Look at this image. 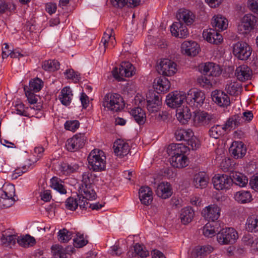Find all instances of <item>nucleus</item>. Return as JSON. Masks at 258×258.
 <instances>
[{
  "label": "nucleus",
  "instance_id": "f257e3e1",
  "mask_svg": "<svg viewBox=\"0 0 258 258\" xmlns=\"http://www.w3.org/2000/svg\"><path fill=\"white\" fill-rule=\"evenodd\" d=\"M90 169L99 172L104 170L106 167V156L103 151L95 149L91 151L87 158Z\"/></svg>",
  "mask_w": 258,
  "mask_h": 258
},
{
  "label": "nucleus",
  "instance_id": "f03ea898",
  "mask_svg": "<svg viewBox=\"0 0 258 258\" xmlns=\"http://www.w3.org/2000/svg\"><path fill=\"white\" fill-rule=\"evenodd\" d=\"M92 174L90 171H87L82 174V184L79 187V194L83 198L90 201L95 200L96 194L92 184Z\"/></svg>",
  "mask_w": 258,
  "mask_h": 258
},
{
  "label": "nucleus",
  "instance_id": "7ed1b4c3",
  "mask_svg": "<svg viewBox=\"0 0 258 258\" xmlns=\"http://www.w3.org/2000/svg\"><path fill=\"white\" fill-rule=\"evenodd\" d=\"M124 102L122 97L116 93H107L104 96L103 105L113 112H118L124 108Z\"/></svg>",
  "mask_w": 258,
  "mask_h": 258
},
{
  "label": "nucleus",
  "instance_id": "20e7f679",
  "mask_svg": "<svg viewBox=\"0 0 258 258\" xmlns=\"http://www.w3.org/2000/svg\"><path fill=\"white\" fill-rule=\"evenodd\" d=\"M258 27V18L251 14L244 15L240 19L237 26L240 34H245L249 33Z\"/></svg>",
  "mask_w": 258,
  "mask_h": 258
},
{
  "label": "nucleus",
  "instance_id": "39448f33",
  "mask_svg": "<svg viewBox=\"0 0 258 258\" xmlns=\"http://www.w3.org/2000/svg\"><path fill=\"white\" fill-rule=\"evenodd\" d=\"M238 233L233 228H223L217 235L218 242L221 244H232L238 238Z\"/></svg>",
  "mask_w": 258,
  "mask_h": 258
},
{
  "label": "nucleus",
  "instance_id": "423d86ee",
  "mask_svg": "<svg viewBox=\"0 0 258 258\" xmlns=\"http://www.w3.org/2000/svg\"><path fill=\"white\" fill-rule=\"evenodd\" d=\"M112 74L114 78L118 81L122 79V77H131L135 74V67L129 62H122L119 68H114Z\"/></svg>",
  "mask_w": 258,
  "mask_h": 258
},
{
  "label": "nucleus",
  "instance_id": "0eeeda50",
  "mask_svg": "<svg viewBox=\"0 0 258 258\" xmlns=\"http://www.w3.org/2000/svg\"><path fill=\"white\" fill-rule=\"evenodd\" d=\"M251 48L246 42H238L233 45V55L239 60H247L251 55Z\"/></svg>",
  "mask_w": 258,
  "mask_h": 258
},
{
  "label": "nucleus",
  "instance_id": "6e6552de",
  "mask_svg": "<svg viewBox=\"0 0 258 258\" xmlns=\"http://www.w3.org/2000/svg\"><path fill=\"white\" fill-rule=\"evenodd\" d=\"M193 120L195 126H205L215 122L216 118L214 114L203 111L195 113Z\"/></svg>",
  "mask_w": 258,
  "mask_h": 258
},
{
  "label": "nucleus",
  "instance_id": "1a4fd4ad",
  "mask_svg": "<svg viewBox=\"0 0 258 258\" xmlns=\"http://www.w3.org/2000/svg\"><path fill=\"white\" fill-rule=\"evenodd\" d=\"M212 182L214 188L218 190L228 189L232 185V180L230 176L226 174L215 175Z\"/></svg>",
  "mask_w": 258,
  "mask_h": 258
},
{
  "label": "nucleus",
  "instance_id": "9d476101",
  "mask_svg": "<svg viewBox=\"0 0 258 258\" xmlns=\"http://www.w3.org/2000/svg\"><path fill=\"white\" fill-rule=\"evenodd\" d=\"M205 93L199 90H190L186 96V102L191 107L199 108L204 103Z\"/></svg>",
  "mask_w": 258,
  "mask_h": 258
},
{
  "label": "nucleus",
  "instance_id": "9b49d317",
  "mask_svg": "<svg viewBox=\"0 0 258 258\" xmlns=\"http://www.w3.org/2000/svg\"><path fill=\"white\" fill-rule=\"evenodd\" d=\"M184 100H186V96L184 93L180 91H174L168 94L166 96L167 105L172 108L180 107Z\"/></svg>",
  "mask_w": 258,
  "mask_h": 258
},
{
  "label": "nucleus",
  "instance_id": "f8f14e48",
  "mask_svg": "<svg viewBox=\"0 0 258 258\" xmlns=\"http://www.w3.org/2000/svg\"><path fill=\"white\" fill-rule=\"evenodd\" d=\"M157 69L162 75L171 76L177 71L176 64L170 59H163L160 61Z\"/></svg>",
  "mask_w": 258,
  "mask_h": 258
},
{
  "label": "nucleus",
  "instance_id": "ddd939ff",
  "mask_svg": "<svg viewBox=\"0 0 258 258\" xmlns=\"http://www.w3.org/2000/svg\"><path fill=\"white\" fill-rule=\"evenodd\" d=\"M202 215L207 221L214 222L220 217V208L215 204L209 205L203 209Z\"/></svg>",
  "mask_w": 258,
  "mask_h": 258
},
{
  "label": "nucleus",
  "instance_id": "4468645a",
  "mask_svg": "<svg viewBox=\"0 0 258 258\" xmlns=\"http://www.w3.org/2000/svg\"><path fill=\"white\" fill-rule=\"evenodd\" d=\"M199 69L201 73L208 76L217 77L221 73L220 66L211 62L201 64Z\"/></svg>",
  "mask_w": 258,
  "mask_h": 258
},
{
  "label": "nucleus",
  "instance_id": "2eb2a0df",
  "mask_svg": "<svg viewBox=\"0 0 258 258\" xmlns=\"http://www.w3.org/2000/svg\"><path fill=\"white\" fill-rule=\"evenodd\" d=\"M85 144V137L81 135H76L73 138L69 139L66 143L67 149L70 152H75L83 148Z\"/></svg>",
  "mask_w": 258,
  "mask_h": 258
},
{
  "label": "nucleus",
  "instance_id": "dca6fc26",
  "mask_svg": "<svg viewBox=\"0 0 258 258\" xmlns=\"http://www.w3.org/2000/svg\"><path fill=\"white\" fill-rule=\"evenodd\" d=\"M81 196L80 195L78 196L79 198L78 200L73 197L68 198L65 202L66 208L72 211L75 210L78 206L80 208H87L88 203L87 201L89 200H87L86 198H83L82 196V197H80Z\"/></svg>",
  "mask_w": 258,
  "mask_h": 258
},
{
  "label": "nucleus",
  "instance_id": "f3484780",
  "mask_svg": "<svg viewBox=\"0 0 258 258\" xmlns=\"http://www.w3.org/2000/svg\"><path fill=\"white\" fill-rule=\"evenodd\" d=\"M246 150V146L241 141L233 142L229 148V152L235 159L242 158Z\"/></svg>",
  "mask_w": 258,
  "mask_h": 258
},
{
  "label": "nucleus",
  "instance_id": "a211bd4d",
  "mask_svg": "<svg viewBox=\"0 0 258 258\" xmlns=\"http://www.w3.org/2000/svg\"><path fill=\"white\" fill-rule=\"evenodd\" d=\"M182 52L188 56H196L200 50L199 45L194 41H185L181 46Z\"/></svg>",
  "mask_w": 258,
  "mask_h": 258
},
{
  "label": "nucleus",
  "instance_id": "6ab92c4d",
  "mask_svg": "<svg viewBox=\"0 0 258 258\" xmlns=\"http://www.w3.org/2000/svg\"><path fill=\"white\" fill-rule=\"evenodd\" d=\"M213 101L220 106L225 107L230 104V98L228 96L221 90H216L211 94Z\"/></svg>",
  "mask_w": 258,
  "mask_h": 258
},
{
  "label": "nucleus",
  "instance_id": "aec40b11",
  "mask_svg": "<svg viewBox=\"0 0 258 258\" xmlns=\"http://www.w3.org/2000/svg\"><path fill=\"white\" fill-rule=\"evenodd\" d=\"M170 31L173 36L180 38H184L188 35L186 27L180 21L173 23L171 26Z\"/></svg>",
  "mask_w": 258,
  "mask_h": 258
},
{
  "label": "nucleus",
  "instance_id": "412c9836",
  "mask_svg": "<svg viewBox=\"0 0 258 258\" xmlns=\"http://www.w3.org/2000/svg\"><path fill=\"white\" fill-rule=\"evenodd\" d=\"M113 148L115 155L120 158L126 156L130 152L128 144L121 140H116L114 143Z\"/></svg>",
  "mask_w": 258,
  "mask_h": 258
},
{
  "label": "nucleus",
  "instance_id": "4be33fe9",
  "mask_svg": "<svg viewBox=\"0 0 258 258\" xmlns=\"http://www.w3.org/2000/svg\"><path fill=\"white\" fill-rule=\"evenodd\" d=\"M187 150V147L182 144H171L167 147V153L172 157L185 154Z\"/></svg>",
  "mask_w": 258,
  "mask_h": 258
},
{
  "label": "nucleus",
  "instance_id": "5701e85b",
  "mask_svg": "<svg viewBox=\"0 0 258 258\" xmlns=\"http://www.w3.org/2000/svg\"><path fill=\"white\" fill-rule=\"evenodd\" d=\"M203 37L211 43L218 44L223 40L222 36L216 30L210 29L209 30L204 31Z\"/></svg>",
  "mask_w": 258,
  "mask_h": 258
},
{
  "label": "nucleus",
  "instance_id": "b1692460",
  "mask_svg": "<svg viewBox=\"0 0 258 258\" xmlns=\"http://www.w3.org/2000/svg\"><path fill=\"white\" fill-rule=\"evenodd\" d=\"M152 190L148 186H143L139 191V198L141 203L145 205H149L153 201Z\"/></svg>",
  "mask_w": 258,
  "mask_h": 258
},
{
  "label": "nucleus",
  "instance_id": "393cba45",
  "mask_svg": "<svg viewBox=\"0 0 258 258\" xmlns=\"http://www.w3.org/2000/svg\"><path fill=\"white\" fill-rule=\"evenodd\" d=\"M157 195L163 199L170 197L172 195L170 184L168 182H161L158 185L155 190Z\"/></svg>",
  "mask_w": 258,
  "mask_h": 258
},
{
  "label": "nucleus",
  "instance_id": "a878e982",
  "mask_svg": "<svg viewBox=\"0 0 258 258\" xmlns=\"http://www.w3.org/2000/svg\"><path fill=\"white\" fill-rule=\"evenodd\" d=\"M252 71L249 67L246 65H241L237 67L235 71V75L238 80L244 81L250 79Z\"/></svg>",
  "mask_w": 258,
  "mask_h": 258
},
{
  "label": "nucleus",
  "instance_id": "bb28decb",
  "mask_svg": "<svg viewBox=\"0 0 258 258\" xmlns=\"http://www.w3.org/2000/svg\"><path fill=\"white\" fill-rule=\"evenodd\" d=\"M154 84V88L158 94L166 92L170 88V82L165 77L156 78Z\"/></svg>",
  "mask_w": 258,
  "mask_h": 258
},
{
  "label": "nucleus",
  "instance_id": "cd10ccee",
  "mask_svg": "<svg viewBox=\"0 0 258 258\" xmlns=\"http://www.w3.org/2000/svg\"><path fill=\"white\" fill-rule=\"evenodd\" d=\"M209 178L204 172L196 174L193 178V185L197 188H205L208 183Z\"/></svg>",
  "mask_w": 258,
  "mask_h": 258
},
{
  "label": "nucleus",
  "instance_id": "c85d7f7f",
  "mask_svg": "<svg viewBox=\"0 0 258 258\" xmlns=\"http://www.w3.org/2000/svg\"><path fill=\"white\" fill-rule=\"evenodd\" d=\"M194 216L195 212L192 208L190 207H186L181 210L179 218L181 222L186 225L192 221Z\"/></svg>",
  "mask_w": 258,
  "mask_h": 258
},
{
  "label": "nucleus",
  "instance_id": "c756f323",
  "mask_svg": "<svg viewBox=\"0 0 258 258\" xmlns=\"http://www.w3.org/2000/svg\"><path fill=\"white\" fill-rule=\"evenodd\" d=\"M211 24L216 31L224 30L227 28L228 21L221 15H217L213 17Z\"/></svg>",
  "mask_w": 258,
  "mask_h": 258
},
{
  "label": "nucleus",
  "instance_id": "7c9ffc66",
  "mask_svg": "<svg viewBox=\"0 0 258 258\" xmlns=\"http://www.w3.org/2000/svg\"><path fill=\"white\" fill-rule=\"evenodd\" d=\"M176 116L179 121L182 124H185L190 118L191 114L189 108L187 107L184 108L179 107L176 109Z\"/></svg>",
  "mask_w": 258,
  "mask_h": 258
},
{
  "label": "nucleus",
  "instance_id": "2f4dec72",
  "mask_svg": "<svg viewBox=\"0 0 258 258\" xmlns=\"http://www.w3.org/2000/svg\"><path fill=\"white\" fill-rule=\"evenodd\" d=\"M170 162L171 165L175 168H183L188 164V160L185 154L170 157Z\"/></svg>",
  "mask_w": 258,
  "mask_h": 258
},
{
  "label": "nucleus",
  "instance_id": "473e14b6",
  "mask_svg": "<svg viewBox=\"0 0 258 258\" xmlns=\"http://www.w3.org/2000/svg\"><path fill=\"white\" fill-rule=\"evenodd\" d=\"M230 176L232 180V184L235 183L240 187H244L248 183L247 177L240 172H232Z\"/></svg>",
  "mask_w": 258,
  "mask_h": 258
},
{
  "label": "nucleus",
  "instance_id": "72a5a7b5",
  "mask_svg": "<svg viewBox=\"0 0 258 258\" xmlns=\"http://www.w3.org/2000/svg\"><path fill=\"white\" fill-rule=\"evenodd\" d=\"M71 247H68L64 248L62 246L59 245H54L51 246V250L53 255L55 258H67V254L69 251H72Z\"/></svg>",
  "mask_w": 258,
  "mask_h": 258
},
{
  "label": "nucleus",
  "instance_id": "f704fd0d",
  "mask_svg": "<svg viewBox=\"0 0 258 258\" xmlns=\"http://www.w3.org/2000/svg\"><path fill=\"white\" fill-rule=\"evenodd\" d=\"M161 105V98L158 95H154L152 99L147 100V108L150 112H156Z\"/></svg>",
  "mask_w": 258,
  "mask_h": 258
},
{
  "label": "nucleus",
  "instance_id": "c9c22d12",
  "mask_svg": "<svg viewBox=\"0 0 258 258\" xmlns=\"http://www.w3.org/2000/svg\"><path fill=\"white\" fill-rule=\"evenodd\" d=\"M194 136V132L190 129H177L175 133V137L178 141L186 142Z\"/></svg>",
  "mask_w": 258,
  "mask_h": 258
},
{
  "label": "nucleus",
  "instance_id": "e433bc0d",
  "mask_svg": "<svg viewBox=\"0 0 258 258\" xmlns=\"http://www.w3.org/2000/svg\"><path fill=\"white\" fill-rule=\"evenodd\" d=\"M234 199L238 203L245 204L250 202L252 200V196L248 191L241 190L234 194Z\"/></svg>",
  "mask_w": 258,
  "mask_h": 258
},
{
  "label": "nucleus",
  "instance_id": "4c0bfd02",
  "mask_svg": "<svg viewBox=\"0 0 258 258\" xmlns=\"http://www.w3.org/2000/svg\"><path fill=\"white\" fill-rule=\"evenodd\" d=\"M72 96L71 89L69 87H66L61 90L59 99L63 105L67 106L70 104Z\"/></svg>",
  "mask_w": 258,
  "mask_h": 258
},
{
  "label": "nucleus",
  "instance_id": "58836bf2",
  "mask_svg": "<svg viewBox=\"0 0 258 258\" xmlns=\"http://www.w3.org/2000/svg\"><path fill=\"white\" fill-rule=\"evenodd\" d=\"M217 223H208L203 227V233L208 237H212L219 232V227Z\"/></svg>",
  "mask_w": 258,
  "mask_h": 258
},
{
  "label": "nucleus",
  "instance_id": "ea45409f",
  "mask_svg": "<svg viewBox=\"0 0 258 258\" xmlns=\"http://www.w3.org/2000/svg\"><path fill=\"white\" fill-rule=\"evenodd\" d=\"M243 122V119L239 114L232 115L228 118L224 124L225 128L235 129Z\"/></svg>",
  "mask_w": 258,
  "mask_h": 258
},
{
  "label": "nucleus",
  "instance_id": "a19ab883",
  "mask_svg": "<svg viewBox=\"0 0 258 258\" xmlns=\"http://www.w3.org/2000/svg\"><path fill=\"white\" fill-rule=\"evenodd\" d=\"M227 131L224 124H216L212 126L209 131V136L214 139H219Z\"/></svg>",
  "mask_w": 258,
  "mask_h": 258
},
{
  "label": "nucleus",
  "instance_id": "79ce46f5",
  "mask_svg": "<svg viewBox=\"0 0 258 258\" xmlns=\"http://www.w3.org/2000/svg\"><path fill=\"white\" fill-rule=\"evenodd\" d=\"M131 113L134 117L136 121L139 124H143L146 120V114L145 111L140 107H136L133 109Z\"/></svg>",
  "mask_w": 258,
  "mask_h": 258
},
{
  "label": "nucleus",
  "instance_id": "37998d69",
  "mask_svg": "<svg viewBox=\"0 0 258 258\" xmlns=\"http://www.w3.org/2000/svg\"><path fill=\"white\" fill-rule=\"evenodd\" d=\"M179 17L186 25H191L195 20V15L188 10H183L179 13Z\"/></svg>",
  "mask_w": 258,
  "mask_h": 258
},
{
  "label": "nucleus",
  "instance_id": "c03bdc74",
  "mask_svg": "<svg viewBox=\"0 0 258 258\" xmlns=\"http://www.w3.org/2000/svg\"><path fill=\"white\" fill-rule=\"evenodd\" d=\"M246 228L248 231L251 232L258 231V215H252L247 218Z\"/></svg>",
  "mask_w": 258,
  "mask_h": 258
},
{
  "label": "nucleus",
  "instance_id": "a18cd8bd",
  "mask_svg": "<svg viewBox=\"0 0 258 258\" xmlns=\"http://www.w3.org/2000/svg\"><path fill=\"white\" fill-rule=\"evenodd\" d=\"M42 69L46 71L53 72L59 68V62L56 60H48L42 63Z\"/></svg>",
  "mask_w": 258,
  "mask_h": 258
},
{
  "label": "nucleus",
  "instance_id": "49530a36",
  "mask_svg": "<svg viewBox=\"0 0 258 258\" xmlns=\"http://www.w3.org/2000/svg\"><path fill=\"white\" fill-rule=\"evenodd\" d=\"M50 186L61 194L67 192L66 189L61 183V180L56 177H52L50 180Z\"/></svg>",
  "mask_w": 258,
  "mask_h": 258
},
{
  "label": "nucleus",
  "instance_id": "de8ad7c7",
  "mask_svg": "<svg viewBox=\"0 0 258 258\" xmlns=\"http://www.w3.org/2000/svg\"><path fill=\"white\" fill-rule=\"evenodd\" d=\"M17 242L22 246L28 247L35 244L36 241L34 237L29 235H26L21 238H18Z\"/></svg>",
  "mask_w": 258,
  "mask_h": 258
},
{
  "label": "nucleus",
  "instance_id": "09e8293b",
  "mask_svg": "<svg viewBox=\"0 0 258 258\" xmlns=\"http://www.w3.org/2000/svg\"><path fill=\"white\" fill-rule=\"evenodd\" d=\"M113 32V29L112 28H108L104 33L101 40V42L104 45V53L105 52L106 49L108 47L110 40L111 39H115V37L114 36H112Z\"/></svg>",
  "mask_w": 258,
  "mask_h": 258
},
{
  "label": "nucleus",
  "instance_id": "8fccbe9b",
  "mask_svg": "<svg viewBox=\"0 0 258 258\" xmlns=\"http://www.w3.org/2000/svg\"><path fill=\"white\" fill-rule=\"evenodd\" d=\"M225 90L231 95H236L240 92V86L237 82H229L226 85Z\"/></svg>",
  "mask_w": 258,
  "mask_h": 258
},
{
  "label": "nucleus",
  "instance_id": "3c124183",
  "mask_svg": "<svg viewBox=\"0 0 258 258\" xmlns=\"http://www.w3.org/2000/svg\"><path fill=\"white\" fill-rule=\"evenodd\" d=\"M213 250V248L209 245L198 247L196 249V258H202L210 253Z\"/></svg>",
  "mask_w": 258,
  "mask_h": 258
},
{
  "label": "nucleus",
  "instance_id": "603ef678",
  "mask_svg": "<svg viewBox=\"0 0 258 258\" xmlns=\"http://www.w3.org/2000/svg\"><path fill=\"white\" fill-rule=\"evenodd\" d=\"M134 252L135 255H137L139 257H146L149 255V252L146 249L143 245L137 243L134 246Z\"/></svg>",
  "mask_w": 258,
  "mask_h": 258
},
{
  "label": "nucleus",
  "instance_id": "864d4df0",
  "mask_svg": "<svg viewBox=\"0 0 258 258\" xmlns=\"http://www.w3.org/2000/svg\"><path fill=\"white\" fill-rule=\"evenodd\" d=\"M43 82L38 78L31 80L29 82V89L35 92H39L43 86Z\"/></svg>",
  "mask_w": 258,
  "mask_h": 258
},
{
  "label": "nucleus",
  "instance_id": "5fc2aeb1",
  "mask_svg": "<svg viewBox=\"0 0 258 258\" xmlns=\"http://www.w3.org/2000/svg\"><path fill=\"white\" fill-rule=\"evenodd\" d=\"M58 234V239L61 242H67L72 237V232L68 231L65 228L60 230Z\"/></svg>",
  "mask_w": 258,
  "mask_h": 258
},
{
  "label": "nucleus",
  "instance_id": "6e6d98bb",
  "mask_svg": "<svg viewBox=\"0 0 258 258\" xmlns=\"http://www.w3.org/2000/svg\"><path fill=\"white\" fill-rule=\"evenodd\" d=\"M4 193L1 196H4L5 197H8L11 199H14L15 193V186L13 184H8L4 185Z\"/></svg>",
  "mask_w": 258,
  "mask_h": 258
},
{
  "label": "nucleus",
  "instance_id": "4d7b16f0",
  "mask_svg": "<svg viewBox=\"0 0 258 258\" xmlns=\"http://www.w3.org/2000/svg\"><path fill=\"white\" fill-rule=\"evenodd\" d=\"M76 237L74 239V244L76 247H82L88 243V241L85 240L83 234L77 233Z\"/></svg>",
  "mask_w": 258,
  "mask_h": 258
},
{
  "label": "nucleus",
  "instance_id": "13d9d810",
  "mask_svg": "<svg viewBox=\"0 0 258 258\" xmlns=\"http://www.w3.org/2000/svg\"><path fill=\"white\" fill-rule=\"evenodd\" d=\"M64 74L68 79H72L74 82H77L81 79L80 74L72 69L67 70Z\"/></svg>",
  "mask_w": 258,
  "mask_h": 258
},
{
  "label": "nucleus",
  "instance_id": "bf43d9fd",
  "mask_svg": "<svg viewBox=\"0 0 258 258\" xmlns=\"http://www.w3.org/2000/svg\"><path fill=\"white\" fill-rule=\"evenodd\" d=\"M80 123L79 121L68 120L64 123V127L67 130L75 132L79 127Z\"/></svg>",
  "mask_w": 258,
  "mask_h": 258
},
{
  "label": "nucleus",
  "instance_id": "052dcab7",
  "mask_svg": "<svg viewBox=\"0 0 258 258\" xmlns=\"http://www.w3.org/2000/svg\"><path fill=\"white\" fill-rule=\"evenodd\" d=\"M17 239V235H16L10 237H1V240L3 245L8 246L14 245Z\"/></svg>",
  "mask_w": 258,
  "mask_h": 258
},
{
  "label": "nucleus",
  "instance_id": "680f3d73",
  "mask_svg": "<svg viewBox=\"0 0 258 258\" xmlns=\"http://www.w3.org/2000/svg\"><path fill=\"white\" fill-rule=\"evenodd\" d=\"M15 201V199H11L8 197H5L4 196H1L0 199V203L1 206L5 208H9L12 206Z\"/></svg>",
  "mask_w": 258,
  "mask_h": 258
},
{
  "label": "nucleus",
  "instance_id": "e2e57ef3",
  "mask_svg": "<svg viewBox=\"0 0 258 258\" xmlns=\"http://www.w3.org/2000/svg\"><path fill=\"white\" fill-rule=\"evenodd\" d=\"M10 56L11 58H20L23 56V54L19 52L11 51V50H3L2 51V58L3 59L7 58Z\"/></svg>",
  "mask_w": 258,
  "mask_h": 258
},
{
  "label": "nucleus",
  "instance_id": "0e129e2a",
  "mask_svg": "<svg viewBox=\"0 0 258 258\" xmlns=\"http://www.w3.org/2000/svg\"><path fill=\"white\" fill-rule=\"evenodd\" d=\"M198 83L203 87H209L212 85L211 81L206 77L201 76L198 79Z\"/></svg>",
  "mask_w": 258,
  "mask_h": 258
},
{
  "label": "nucleus",
  "instance_id": "69168bd1",
  "mask_svg": "<svg viewBox=\"0 0 258 258\" xmlns=\"http://www.w3.org/2000/svg\"><path fill=\"white\" fill-rule=\"evenodd\" d=\"M169 114L166 111H162L156 114L155 118L159 121H165L169 117Z\"/></svg>",
  "mask_w": 258,
  "mask_h": 258
},
{
  "label": "nucleus",
  "instance_id": "338daca9",
  "mask_svg": "<svg viewBox=\"0 0 258 258\" xmlns=\"http://www.w3.org/2000/svg\"><path fill=\"white\" fill-rule=\"evenodd\" d=\"M249 185L252 189L258 191V175L252 177L249 181Z\"/></svg>",
  "mask_w": 258,
  "mask_h": 258
},
{
  "label": "nucleus",
  "instance_id": "774afa93",
  "mask_svg": "<svg viewBox=\"0 0 258 258\" xmlns=\"http://www.w3.org/2000/svg\"><path fill=\"white\" fill-rule=\"evenodd\" d=\"M248 6L252 12L258 13V0H248Z\"/></svg>",
  "mask_w": 258,
  "mask_h": 258
}]
</instances>
